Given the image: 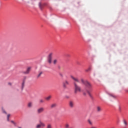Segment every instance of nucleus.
<instances>
[{"label": "nucleus", "mask_w": 128, "mask_h": 128, "mask_svg": "<svg viewBox=\"0 0 128 128\" xmlns=\"http://www.w3.org/2000/svg\"><path fill=\"white\" fill-rule=\"evenodd\" d=\"M81 82L83 84L85 85V90L87 94H88L89 96L92 98V94H90V92H92V85L88 82V80H84V79H81Z\"/></svg>", "instance_id": "obj_1"}, {"label": "nucleus", "mask_w": 128, "mask_h": 128, "mask_svg": "<svg viewBox=\"0 0 128 128\" xmlns=\"http://www.w3.org/2000/svg\"><path fill=\"white\" fill-rule=\"evenodd\" d=\"M74 94H76L78 92H82V88H80V86L76 84V82H74Z\"/></svg>", "instance_id": "obj_2"}, {"label": "nucleus", "mask_w": 128, "mask_h": 128, "mask_svg": "<svg viewBox=\"0 0 128 128\" xmlns=\"http://www.w3.org/2000/svg\"><path fill=\"white\" fill-rule=\"evenodd\" d=\"M64 88H68V86H70V82L68 80H65L62 82Z\"/></svg>", "instance_id": "obj_3"}, {"label": "nucleus", "mask_w": 128, "mask_h": 128, "mask_svg": "<svg viewBox=\"0 0 128 128\" xmlns=\"http://www.w3.org/2000/svg\"><path fill=\"white\" fill-rule=\"evenodd\" d=\"M52 52L50 53L48 56V60L49 64H52Z\"/></svg>", "instance_id": "obj_4"}, {"label": "nucleus", "mask_w": 128, "mask_h": 128, "mask_svg": "<svg viewBox=\"0 0 128 128\" xmlns=\"http://www.w3.org/2000/svg\"><path fill=\"white\" fill-rule=\"evenodd\" d=\"M123 124H124V126H123L122 128H128V122H126V119H123Z\"/></svg>", "instance_id": "obj_5"}, {"label": "nucleus", "mask_w": 128, "mask_h": 128, "mask_svg": "<svg viewBox=\"0 0 128 128\" xmlns=\"http://www.w3.org/2000/svg\"><path fill=\"white\" fill-rule=\"evenodd\" d=\"M44 108L42 107L39 108L38 110H37V112L38 114H42V112H44Z\"/></svg>", "instance_id": "obj_6"}, {"label": "nucleus", "mask_w": 128, "mask_h": 128, "mask_svg": "<svg viewBox=\"0 0 128 128\" xmlns=\"http://www.w3.org/2000/svg\"><path fill=\"white\" fill-rule=\"evenodd\" d=\"M30 67H28L26 72H23V74H30Z\"/></svg>", "instance_id": "obj_7"}, {"label": "nucleus", "mask_w": 128, "mask_h": 128, "mask_svg": "<svg viewBox=\"0 0 128 128\" xmlns=\"http://www.w3.org/2000/svg\"><path fill=\"white\" fill-rule=\"evenodd\" d=\"M74 102L70 101L69 106H70L72 108H74Z\"/></svg>", "instance_id": "obj_8"}, {"label": "nucleus", "mask_w": 128, "mask_h": 128, "mask_svg": "<svg viewBox=\"0 0 128 128\" xmlns=\"http://www.w3.org/2000/svg\"><path fill=\"white\" fill-rule=\"evenodd\" d=\"M71 78L73 79L74 80V82H80V80H78V78H75L74 77V76H71Z\"/></svg>", "instance_id": "obj_9"}, {"label": "nucleus", "mask_w": 128, "mask_h": 128, "mask_svg": "<svg viewBox=\"0 0 128 128\" xmlns=\"http://www.w3.org/2000/svg\"><path fill=\"white\" fill-rule=\"evenodd\" d=\"M24 84H26V82H24V80H23L22 84V86H21L22 90H24Z\"/></svg>", "instance_id": "obj_10"}, {"label": "nucleus", "mask_w": 128, "mask_h": 128, "mask_svg": "<svg viewBox=\"0 0 128 128\" xmlns=\"http://www.w3.org/2000/svg\"><path fill=\"white\" fill-rule=\"evenodd\" d=\"M38 6L41 10H42V8H44V5L42 4V2H39Z\"/></svg>", "instance_id": "obj_11"}, {"label": "nucleus", "mask_w": 128, "mask_h": 128, "mask_svg": "<svg viewBox=\"0 0 128 128\" xmlns=\"http://www.w3.org/2000/svg\"><path fill=\"white\" fill-rule=\"evenodd\" d=\"M28 108H32V102H29L28 103Z\"/></svg>", "instance_id": "obj_12"}, {"label": "nucleus", "mask_w": 128, "mask_h": 128, "mask_svg": "<svg viewBox=\"0 0 128 128\" xmlns=\"http://www.w3.org/2000/svg\"><path fill=\"white\" fill-rule=\"evenodd\" d=\"M56 104H53L50 106V108H56Z\"/></svg>", "instance_id": "obj_13"}, {"label": "nucleus", "mask_w": 128, "mask_h": 128, "mask_svg": "<svg viewBox=\"0 0 128 128\" xmlns=\"http://www.w3.org/2000/svg\"><path fill=\"white\" fill-rule=\"evenodd\" d=\"M42 74V72H41L36 76L37 78H38Z\"/></svg>", "instance_id": "obj_14"}, {"label": "nucleus", "mask_w": 128, "mask_h": 128, "mask_svg": "<svg viewBox=\"0 0 128 128\" xmlns=\"http://www.w3.org/2000/svg\"><path fill=\"white\" fill-rule=\"evenodd\" d=\"M2 110L3 114H7L8 113H6V110H4V108L2 107Z\"/></svg>", "instance_id": "obj_15"}, {"label": "nucleus", "mask_w": 128, "mask_h": 128, "mask_svg": "<svg viewBox=\"0 0 128 128\" xmlns=\"http://www.w3.org/2000/svg\"><path fill=\"white\" fill-rule=\"evenodd\" d=\"M44 99L40 100V104H44Z\"/></svg>", "instance_id": "obj_16"}, {"label": "nucleus", "mask_w": 128, "mask_h": 128, "mask_svg": "<svg viewBox=\"0 0 128 128\" xmlns=\"http://www.w3.org/2000/svg\"><path fill=\"white\" fill-rule=\"evenodd\" d=\"M101 110H102V108H100V107L98 106L97 107V112H100Z\"/></svg>", "instance_id": "obj_17"}, {"label": "nucleus", "mask_w": 128, "mask_h": 128, "mask_svg": "<svg viewBox=\"0 0 128 128\" xmlns=\"http://www.w3.org/2000/svg\"><path fill=\"white\" fill-rule=\"evenodd\" d=\"M50 98H52V96H50L46 98V100H50Z\"/></svg>", "instance_id": "obj_18"}, {"label": "nucleus", "mask_w": 128, "mask_h": 128, "mask_svg": "<svg viewBox=\"0 0 128 128\" xmlns=\"http://www.w3.org/2000/svg\"><path fill=\"white\" fill-rule=\"evenodd\" d=\"M46 128H52V126L51 124H48Z\"/></svg>", "instance_id": "obj_19"}, {"label": "nucleus", "mask_w": 128, "mask_h": 128, "mask_svg": "<svg viewBox=\"0 0 128 128\" xmlns=\"http://www.w3.org/2000/svg\"><path fill=\"white\" fill-rule=\"evenodd\" d=\"M10 114H8V116H7V120L8 122H10Z\"/></svg>", "instance_id": "obj_20"}, {"label": "nucleus", "mask_w": 128, "mask_h": 128, "mask_svg": "<svg viewBox=\"0 0 128 128\" xmlns=\"http://www.w3.org/2000/svg\"><path fill=\"white\" fill-rule=\"evenodd\" d=\"M88 124H90V125L92 124V121H90V120H88Z\"/></svg>", "instance_id": "obj_21"}, {"label": "nucleus", "mask_w": 128, "mask_h": 128, "mask_svg": "<svg viewBox=\"0 0 128 128\" xmlns=\"http://www.w3.org/2000/svg\"><path fill=\"white\" fill-rule=\"evenodd\" d=\"M92 70V68L90 67L88 69L86 70V72H90V70Z\"/></svg>", "instance_id": "obj_22"}, {"label": "nucleus", "mask_w": 128, "mask_h": 128, "mask_svg": "<svg viewBox=\"0 0 128 128\" xmlns=\"http://www.w3.org/2000/svg\"><path fill=\"white\" fill-rule=\"evenodd\" d=\"M109 96H112L114 98H116V96L112 95V94H109Z\"/></svg>", "instance_id": "obj_23"}, {"label": "nucleus", "mask_w": 128, "mask_h": 128, "mask_svg": "<svg viewBox=\"0 0 128 128\" xmlns=\"http://www.w3.org/2000/svg\"><path fill=\"white\" fill-rule=\"evenodd\" d=\"M66 58H70V54H66Z\"/></svg>", "instance_id": "obj_24"}, {"label": "nucleus", "mask_w": 128, "mask_h": 128, "mask_svg": "<svg viewBox=\"0 0 128 128\" xmlns=\"http://www.w3.org/2000/svg\"><path fill=\"white\" fill-rule=\"evenodd\" d=\"M56 62H58V60H54V64H56Z\"/></svg>", "instance_id": "obj_25"}, {"label": "nucleus", "mask_w": 128, "mask_h": 128, "mask_svg": "<svg viewBox=\"0 0 128 128\" xmlns=\"http://www.w3.org/2000/svg\"><path fill=\"white\" fill-rule=\"evenodd\" d=\"M60 76H61V78H64V75L62 73L59 74Z\"/></svg>", "instance_id": "obj_26"}, {"label": "nucleus", "mask_w": 128, "mask_h": 128, "mask_svg": "<svg viewBox=\"0 0 128 128\" xmlns=\"http://www.w3.org/2000/svg\"><path fill=\"white\" fill-rule=\"evenodd\" d=\"M69 126H70L68 124H66V128H68Z\"/></svg>", "instance_id": "obj_27"}, {"label": "nucleus", "mask_w": 128, "mask_h": 128, "mask_svg": "<svg viewBox=\"0 0 128 128\" xmlns=\"http://www.w3.org/2000/svg\"><path fill=\"white\" fill-rule=\"evenodd\" d=\"M83 94H84V96H86V92H84Z\"/></svg>", "instance_id": "obj_28"}, {"label": "nucleus", "mask_w": 128, "mask_h": 128, "mask_svg": "<svg viewBox=\"0 0 128 128\" xmlns=\"http://www.w3.org/2000/svg\"><path fill=\"white\" fill-rule=\"evenodd\" d=\"M26 77H24L23 80H24V82H26Z\"/></svg>", "instance_id": "obj_29"}, {"label": "nucleus", "mask_w": 128, "mask_h": 128, "mask_svg": "<svg viewBox=\"0 0 128 128\" xmlns=\"http://www.w3.org/2000/svg\"><path fill=\"white\" fill-rule=\"evenodd\" d=\"M65 97L66 98H70L69 96H65Z\"/></svg>", "instance_id": "obj_30"}, {"label": "nucleus", "mask_w": 128, "mask_h": 128, "mask_svg": "<svg viewBox=\"0 0 128 128\" xmlns=\"http://www.w3.org/2000/svg\"><path fill=\"white\" fill-rule=\"evenodd\" d=\"M11 122L13 124H14V120H11Z\"/></svg>", "instance_id": "obj_31"}, {"label": "nucleus", "mask_w": 128, "mask_h": 128, "mask_svg": "<svg viewBox=\"0 0 128 128\" xmlns=\"http://www.w3.org/2000/svg\"><path fill=\"white\" fill-rule=\"evenodd\" d=\"M58 68L59 70H60V66H58Z\"/></svg>", "instance_id": "obj_32"}, {"label": "nucleus", "mask_w": 128, "mask_h": 128, "mask_svg": "<svg viewBox=\"0 0 128 128\" xmlns=\"http://www.w3.org/2000/svg\"><path fill=\"white\" fill-rule=\"evenodd\" d=\"M14 126H16V122H14Z\"/></svg>", "instance_id": "obj_33"}, {"label": "nucleus", "mask_w": 128, "mask_h": 128, "mask_svg": "<svg viewBox=\"0 0 128 128\" xmlns=\"http://www.w3.org/2000/svg\"><path fill=\"white\" fill-rule=\"evenodd\" d=\"M8 84H9L10 86H12V83L9 82V83H8Z\"/></svg>", "instance_id": "obj_34"}, {"label": "nucleus", "mask_w": 128, "mask_h": 128, "mask_svg": "<svg viewBox=\"0 0 128 128\" xmlns=\"http://www.w3.org/2000/svg\"><path fill=\"white\" fill-rule=\"evenodd\" d=\"M119 110H120V106H119Z\"/></svg>", "instance_id": "obj_35"}, {"label": "nucleus", "mask_w": 128, "mask_h": 128, "mask_svg": "<svg viewBox=\"0 0 128 128\" xmlns=\"http://www.w3.org/2000/svg\"><path fill=\"white\" fill-rule=\"evenodd\" d=\"M18 128H22V127H18Z\"/></svg>", "instance_id": "obj_36"}]
</instances>
